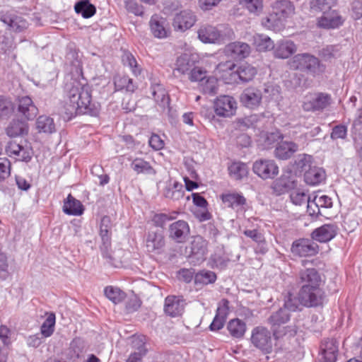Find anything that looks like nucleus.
Segmentation results:
<instances>
[{"instance_id":"ddd939ff","label":"nucleus","mask_w":362,"mask_h":362,"mask_svg":"<svg viewBox=\"0 0 362 362\" xmlns=\"http://www.w3.org/2000/svg\"><path fill=\"white\" fill-rule=\"evenodd\" d=\"M250 46L246 42L240 41L229 43L225 47L226 54L238 60L245 59L250 55Z\"/></svg>"},{"instance_id":"a211bd4d","label":"nucleus","mask_w":362,"mask_h":362,"mask_svg":"<svg viewBox=\"0 0 362 362\" xmlns=\"http://www.w3.org/2000/svg\"><path fill=\"white\" fill-rule=\"evenodd\" d=\"M344 21L341 16L334 10L324 11L321 17L318 18L319 27L326 29H334L342 25Z\"/></svg>"},{"instance_id":"58836bf2","label":"nucleus","mask_w":362,"mask_h":362,"mask_svg":"<svg viewBox=\"0 0 362 362\" xmlns=\"http://www.w3.org/2000/svg\"><path fill=\"white\" fill-rule=\"evenodd\" d=\"M36 128L39 132L52 134L55 132L54 119L49 116L41 115L37 119Z\"/></svg>"},{"instance_id":"9b49d317","label":"nucleus","mask_w":362,"mask_h":362,"mask_svg":"<svg viewBox=\"0 0 362 362\" xmlns=\"http://www.w3.org/2000/svg\"><path fill=\"white\" fill-rule=\"evenodd\" d=\"M0 21L7 25L9 30L20 33L28 28V23L22 16L13 11L2 12Z\"/></svg>"},{"instance_id":"7ed1b4c3","label":"nucleus","mask_w":362,"mask_h":362,"mask_svg":"<svg viewBox=\"0 0 362 362\" xmlns=\"http://www.w3.org/2000/svg\"><path fill=\"white\" fill-rule=\"evenodd\" d=\"M288 66L291 69L308 71L313 75L320 74L325 69L317 57L306 53L295 55L289 60Z\"/></svg>"},{"instance_id":"1a4fd4ad","label":"nucleus","mask_w":362,"mask_h":362,"mask_svg":"<svg viewBox=\"0 0 362 362\" xmlns=\"http://www.w3.org/2000/svg\"><path fill=\"white\" fill-rule=\"evenodd\" d=\"M215 113L222 117L233 116L238 108L236 100L230 95H223L218 97L214 103Z\"/></svg>"},{"instance_id":"6ab92c4d","label":"nucleus","mask_w":362,"mask_h":362,"mask_svg":"<svg viewBox=\"0 0 362 362\" xmlns=\"http://www.w3.org/2000/svg\"><path fill=\"white\" fill-rule=\"evenodd\" d=\"M198 37L204 43H220L223 40L221 32L211 25L202 26L198 30Z\"/></svg>"},{"instance_id":"aec40b11","label":"nucleus","mask_w":362,"mask_h":362,"mask_svg":"<svg viewBox=\"0 0 362 362\" xmlns=\"http://www.w3.org/2000/svg\"><path fill=\"white\" fill-rule=\"evenodd\" d=\"M151 95L156 105L163 110L170 111V99L168 91L161 84H154L151 87Z\"/></svg>"},{"instance_id":"393cba45","label":"nucleus","mask_w":362,"mask_h":362,"mask_svg":"<svg viewBox=\"0 0 362 362\" xmlns=\"http://www.w3.org/2000/svg\"><path fill=\"white\" fill-rule=\"evenodd\" d=\"M274 55L276 58L287 59L297 50L296 44L290 40H281L274 45Z\"/></svg>"},{"instance_id":"cd10ccee","label":"nucleus","mask_w":362,"mask_h":362,"mask_svg":"<svg viewBox=\"0 0 362 362\" xmlns=\"http://www.w3.org/2000/svg\"><path fill=\"white\" fill-rule=\"evenodd\" d=\"M326 179L325 170L320 167L310 168L304 174L305 182L309 185H319Z\"/></svg>"},{"instance_id":"37998d69","label":"nucleus","mask_w":362,"mask_h":362,"mask_svg":"<svg viewBox=\"0 0 362 362\" xmlns=\"http://www.w3.org/2000/svg\"><path fill=\"white\" fill-rule=\"evenodd\" d=\"M253 42L257 49L259 52H266L273 49L274 42L272 39L264 34H256L253 37Z\"/></svg>"},{"instance_id":"c9c22d12","label":"nucleus","mask_w":362,"mask_h":362,"mask_svg":"<svg viewBox=\"0 0 362 362\" xmlns=\"http://www.w3.org/2000/svg\"><path fill=\"white\" fill-rule=\"evenodd\" d=\"M206 242L200 236H197L191 243V254L197 260L203 261L206 253Z\"/></svg>"},{"instance_id":"dca6fc26","label":"nucleus","mask_w":362,"mask_h":362,"mask_svg":"<svg viewBox=\"0 0 362 362\" xmlns=\"http://www.w3.org/2000/svg\"><path fill=\"white\" fill-rule=\"evenodd\" d=\"M224 207L230 208L237 212L243 211L246 204V199L242 194L226 192L221 195Z\"/></svg>"},{"instance_id":"c756f323","label":"nucleus","mask_w":362,"mask_h":362,"mask_svg":"<svg viewBox=\"0 0 362 362\" xmlns=\"http://www.w3.org/2000/svg\"><path fill=\"white\" fill-rule=\"evenodd\" d=\"M195 62L192 54H182L176 60L175 70L182 74H189L194 68Z\"/></svg>"},{"instance_id":"f03ea898","label":"nucleus","mask_w":362,"mask_h":362,"mask_svg":"<svg viewBox=\"0 0 362 362\" xmlns=\"http://www.w3.org/2000/svg\"><path fill=\"white\" fill-rule=\"evenodd\" d=\"M235 65L226 62L216 66L215 74L220 77L226 78L227 74L230 76L228 83H245L251 81L257 74V69L250 64H243L235 69Z\"/></svg>"},{"instance_id":"79ce46f5","label":"nucleus","mask_w":362,"mask_h":362,"mask_svg":"<svg viewBox=\"0 0 362 362\" xmlns=\"http://www.w3.org/2000/svg\"><path fill=\"white\" fill-rule=\"evenodd\" d=\"M76 13L81 14L83 18L92 17L96 12L94 5L90 3L89 0H81L74 6Z\"/></svg>"},{"instance_id":"e433bc0d","label":"nucleus","mask_w":362,"mask_h":362,"mask_svg":"<svg viewBox=\"0 0 362 362\" xmlns=\"http://www.w3.org/2000/svg\"><path fill=\"white\" fill-rule=\"evenodd\" d=\"M261 24L264 28L274 31H278L284 26L281 18L272 10L267 16L262 18Z\"/></svg>"},{"instance_id":"bb28decb","label":"nucleus","mask_w":362,"mask_h":362,"mask_svg":"<svg viewBox=\"0 0 362 362\" xmlns=\"http://www.w3.org/2000/svg\"><path fill=\"white\" fill-rule=\"evenodd\" d=\"M272 11L281 18L283 23L294 14V6L288 0L275 1L272 6Z\"/></svg>"},{"instance_id":"a878e982","label":"nucleus","mask_w":362,"mask_h":362,"mask_svg":"<svg viewBox=\"0 0 362 362\" xmlns=\"http://www.w3.org/2000/svg\"><path fill=\"white\" fill-rule=\"evenodd\" d=\"M299 279L302 286H320L321 277L315 268L300 270Z\"/></svg>"},{"instance_id":"f3484780","label":"nucleus","mask_w":362,"mask_h":362,"mask_svg":"<svg viewBox=\"0 0 362 362\" xmlns=\"http://www.w3.org/2000/svg\"><path fill=\"white\" fill-rule=\"evenodd\" d=\"M189 234V226L185 221H177L170 225L169 238L176 243H184Z\"/></svg>"},{"instance_id":"69168bd1","label":"nucleus","mask_w":362,"mask_h":362,"mask_svg":"<svg viewBox=\"0 0 362 362\" xmlns=\"http://www.w3.org/2000/svg\"><path fill=\"white\" fill-rule=\"evenodd\" d=\"M347 135V127L344 124H339L335 126L332 129V132L331 133V138L332 139H344L346 137Z\"/></svg>"},{"instance_id":"6e6552de","label":"nucleus","mask_w":362,"mask_h":362,"mask_svg":"<svg viewBox=\"0 0 362 362\" xmlns=\"http://www.w3.org/2000/svg\"><path fill=\"white\" fill-rule=\"evenodd\" d=\"M252 170L262 180H272L278 175L279 168L274 160L261 158L254 162Z\"/></svg>"},{"instance_id":"0e129e2a","label":"nucleus","mask_w":362,"mask_h":362,"mask_svg":"<svg viewBox=\"0 0 362 362\" xmlns=\"http://www.w3.org/2000/svg\"><path fill=\"white\" fill-rule=\"evenodd\" d=\"M125 8L129 13H133L135 16H142L144 13V9L134 0H126L125 1Z\"/></svg>"},{"instance_id":"39448f33","label":"nucleus","mask_w":362,"mask_h":362,"mask_svg":"<svg viewBox=\"0 0 362 362\" xmlns=\"http://www.w3.org/2000/svg\"><path fill=\"white\" fill-rule=\"evenodd\" d=\"M5 151L8 156L15 159L16 161L28 163L33 157V150L30 146L26 142L21 140H11L5 146Z\"/></svg>"},{"instance_id":"5fc2aeb1","label":"nucleus","mask_w":362,"mask_h":362,"mask_svg":"<svg viewBox=\"0 0 362 362\" xmlns=\"http://www.w3.org/2000/svg\"><path fill=\"white\" fill-rule=\"evenodd\" d=\"M313 163V157L308 154H300L296 160L297 167L305 173L310 168Z\"/></svg>"},{"instance_id":"052dcab7","label":"nucleus","mask_w":362,"mask_h":362,"mask_svg":"<svg viewBox=\"0 0 362 362\" xmlns=\"http://www.w3.org/2000/svg\"><path fill=\"white\" fill-rule=\"evenodd\" d=\"M189 78L192 82H199L201 83L206 77V71L199 66H194V68L189 72Z\"/></svg>"},{"instance_id":"774afa93","label":"nucleus","mask_w":362,"mask_h":362,"mask_svg":"<svg viewBox=\"0 0 362 362\" xmlns=\"http://www.w3.org/2000/svg\"><path fill=\"white\" fill-rule=\"evenodd\" d=\"M148 144L150 146L156 151L162 149L165 145L163 140L160 136L156 134L151 135L148 140Z\"/></svg>"},{"instance_id":"680f3d73","label":"nucleus","mask_w":362,"mask_h":362,"mask_svg":"<svg viewBox=\"0 0 362 362\" xmlns=\"http://www.w3.org/2000/svg\"><path fill=\"white\" fill-rule=\"evenodd\" d=\"M11 163L6 158H0V182L4 181L10 176Z\"/></svg>"},{"instance_id":"5701e85b","label":"nucleus","mask_w":362,"mask_h":362,"mask_svg":"<svg viewBox=\"0 0 362 362\" xmlns=\"http://www.w3.org/2000/svg\"><path fill=\"white\" fill-rule=\"evenodd\" d=\"M163 194L166 199L178 201L184 197V186L182 183L170 179L165 182Z\"/></svg>"},{"instance_id":"423d86ee","label":"nucleus","mask_w":362,"mask_h":362,"mask_svg":"<svg viewBox=\"0 0 362 362\" xmlns=\"http://www.w3.org/2000/svg\"><path fill=\"white\" fill-rule=\"evenodd\" d=\"M299 302L305 307H317L323 303L325 293L320 286H301Z\"/></svg>"},{"instance_id":"8fccbe9b","label":"nucleus","mask_w":362,"mask_h":362,"mask_svg":"<svg viewBox=\"0 0 362 362\" xmlns=\"http://www.w3.org/2000/svg\"><path fill=\"white\" fill-rule=\"evenodd\" d=\"M55 322V314L53 313H48L45 320L40 327L42 335H43L45 338L50 337L54 331Z\"/></svg>"},{"instance_id":"72a5a7b5","label":"nucleus","mask_w":362,"mask_h":362,"mask_svg":"<svg viewBox=\"0 0 362 362\" xmlns=\"http://www.w3.org/2000/svg\"><path fill=\"white\" fill-rule=\"evenodd\" d=\"M228 173L232 179L241 180L247 177L249 168L245 163L240 161H235L233 162L228 166Z\"/></svg>"},{"instance_id":"338daca9","label":"nucleus","mask_w":362,"mask_h":362,"mask_svg":"<svg viewBox=\"0 0 362 362\" xmlns=\"http://www.w3.org/2000/svg\"><path fill=\"white\" fill-rule=\"evenodd\" d=\"M8 264L6 255L0 252V276L6 279L8 276Z\"/></svg>"},{"instance_id":"b1692460","label":"nucleus","mask_w":362,"mask_h":362,"mask_svg":"<svg viewBox=\"0 0 362 362\" xmlns=\"http://www.w3.org/2000/svg\"><path fill=\"white\" fill-rule=\"evenodd\" d=\"M184 307L185 303L180 296H168L165 300V313L171 317L180 315L184 310Z\"/></svg>"},{"instance_id":"c03bdc74","label":"nucleus","mask_w":362,"mask_h":362,"mask_svg":"<svg viewBox=\"0 0 362 362\" xmlns=\"http://www.w3.org/2000/svg\"><path fill=\"white\" fill-rule=\"evenodd\" d=\"M227 328L230 335L235 338L243 337L246 332L245 323L238 318L230 320Z\"/></svg>"},{"instance_id":"bf43d9fd","label":"nucleus","mask_w":362,"mask_h":362,"mask_svg":"<svg viewBox=\"0 0 362 362\" xmlns=\"http://www.w3.org/2000/svg\"><path fill=\"white\" fill-rule=\"evenodd\" d=\"M332 0H312L310 8L315 11H327L330 10Z\"/></svg>"},{"instance_id":"864d4df0","label":"nucleus","mask_w":362,"mask_h":362,"mask_svg":"<svg viewBox=\"0 0 362 362\" xmlns=\"http://www.w3.org/2000/svg\"><path fill=\"white\" fill-rule=\"evenodd\" d=\"M115 85L118 89L125 88L127 91L133 92L136 86L133 83L132 79L128 76H122L116 78L115 80Z\"/></svg>"},{"instance_id":"f704fd0d","label":"nucleus","mask_w":362,"mask_h":362,"mask_svg":"<svg viewBox=\"0 0 362 362\" xmlns=\"http://www.w3.org/2000/svg\"><path fill=\"white\" fill-rule=\"evenodd\" d=\"M112 223L110 218L107 216L102 217L100 223V236L101 238L103 247L107 249L110 245V234Z\"/></svg>"},{"instance_id":"412c9836","label":"nucleus","mask_w":362,"mask_h":362,"mask_svg":"<svg viewBox=\"0 0 362 362\" xmlns=\"http://www.w3.org/2000/svg\"><path fill=\"white\" fill-rule=\"evenodd\" d=\"M337 230V225L334 223L324 224L313 231L312 238L320 243H327L336 236Z\"/></svg>"},{"instance_id":"0eeeda50","label":"nucleus","mask_w":362,"mask_h":362,"mask_svg":"<svg viewBox=\"0 0 362 362\" xmlns=\"http://www.w3.org/2000/svg\"><path fill=\"white\" fill-rule=\"evenodd\" d=\"M331 102V96L327 93H308L303 100L302 107L305 111L314 112L326 108Z\"/></svg>"},{"instance_id":"2f4dec72","label":"nucleus","mask_w":362,"mask_h":362,"mask_svg":"<svg viewBox=\"0 0 362 362\" xmlns=\"http://www.w3.org/2000/svg\"><path fill=\"white\" fill-rule=\"evenodd\" d=\"M18 112L22 114L26 119H32L37 114V108L33 104L30 98L22 97L18 102Z\"/></svg>"},{"instance_id":"603ef678","label":"nucleus","mask_w":362,"mask_h":362,"mask_svg":"<svg viewBox=\"0 0 362 362\" xmlns=\"http://www.w3.org/2000/svg\"><path fill=\"white\" fill-rule=\"evenodd\" d=\"M310 197L302 189H293L290 194L291 202L298 206L305 204Z\"/></svg>"},{"instance_id":"f257e3e1","label":"nucleus","mask_w":362,"mask_h":362,"mask_svg":"<svg viewBox=\"0 0 362 362\" xmlns=\"http://www.w3.org/2000/svg\"><path fill=\"white\" fill-rule=\"evenodd\" d=\"M64 114L68 119L76 115H96L99 105L93 102L91 89L88 84L71 80L65 86Z\"/></svg>"},{"instance_id":"de8ad7c7","label":"nucleus","mask_w":362,"mask_h":362,"mask_svg":"<svg viewBox=\"0 0 362 362\" xmlns=\"http://www.w3.org/2000/svg\"><path fill=\"white\" fill-rule=\"evenodd\" d=\"M105 296L115 304L121 303L126 297V294L120 288L112 286L104 289Z\"/></svg>"},{"instance_id":"13d9d810","label":"nucleus","mask_w":362,"mask_h":362,"mask_svg":"<svg viewBox=\"0 0 362 362\" xmlns=\"http://www.w3.org/2000/svg\"><path fill=\"white\" fill-rule=\"evenodd\" d=\"M13 110L12 102L4 96H0V117H7L12 113Z\"/></svg>"},{"instance_id":"e2e57ef3","label":"nucleus","mask_w":362,"mask_h":362,"mask_svg":"<svg viewBox=\"0 0 362 362\" xmlns=\"http://www.w3.org/2000/svg\"><path fill=\"white\" fill-rule=\"evenodd\" d=\"M300 305H302L299 302V296L296 298L291 294H288L287 299L285 300L284 308L288 312L296 311L300 310Z\"/></svg>"},{"instance_id":"473e14b6","label":"nucleus","mask_w":362,"mask_h":362,"mask_svg":"<svg viewBox=\"0 0 362 362\" xmlns=\"http://www.w3.org/2000/svg\"><path fill=\"white\" fill-rule=\"evenodd\" d=\"M83 211L84 208L81 202L69 194L64 202L63 211L68 215L81 216Z\"/></svg>"},{"instance_id":"4be33fe9","label":"nucleus","mask_w":362,"mask_h":362,"mask_svg":"<svg viewBox=\"0 0 362 362\" xmlns=\"http://www.w3.org/2000/svg\"><path fill=\"white\" fill-rule=\"evenodd\" d=\"M196 22V16L190 10H184L177 13L173 21L175 29L185 31L190 28Z\"/></svg>"},{"instance_id":"9d476101","label":"nucleus","mask_w":362,"mask_h":362,"mask_svg":"<svg viewBox=\"0 0 362 362\" xmlns=\"http://www.w3.org/2000/svg\"><path fill=\"white\" fill-rule=\"evenodd\" d=\"M291 250L295 256L311 257L317 254L319 247L313 239L302 238L292 243Z\"/></svg>"},{"instance_id":"3c124183","label":"nucleus","mask_w":362,"mask_h":362,"mask_svg":"<svg viewBox=\"0 0 362 362\" xmlns=\"http://www.w3.org/2000/svg\"><path fill=\"white\" fill-rule=\"evenodd\" d=\"M122 60L124 66H127L130 68L134 76H138L141 74V68L138 64L135 57L132 53L128 52H124L122 55Z\"/></svg>"},{"instance_id":"a19ab883","label":"nucleus","mask_w":362,"mask_h":362,"mask_svg":"<svg viewBox=\"0 0 362 362\" xmlns=\"http://www.w3.org/2000/svg\"><path fill=\"white\" fill-rule=\"evenodd\" d=\"M130 167L136 174L150 175L155 173V171L151 164L141 158H136L132 160Z\"/></svg>"},{"instance_id":"49530a36","label":"nucleus","mask_w":362,"mask_h":362,"mask_svg":"<svg viewBox=\"0 0 362 362\" xmlns=\"http://www.w3.org/2000/svg\"><path fill=\"white\" fill-rule=\"evenodd\" d=\"M289 319L290 315L288 312L283 308L273 313L268 319V322L273 327H274L286 323Z\"/></svg>"},{"instance_id":"4468645a","label":"nucleus","mask_w":362,"mask_h":362,"mask_svg":"<svg viewBox=\"0 0 362 362\" xmlns=\"http://www.w3.org/2000/svg\"><path fill=\"white\" fill-rule=\"evenodd\" d=\"M149 24L151 32L155 37L163 39L170 35L168 23L164 18L155 14L151 16Z\"/></svg>"},{"instance_id":"a18cd8bd","label":"nucleus","mask_w":362,"mask_h":362,"mask_svg":"<svg viewBox=\"0 0 362 362\" xmlns=\"http://www.w3.org/2000/svg\"><path fill=\"white\" fill-rule=\"evenodd\" d=\"M216 280V275L214 272L202 270L194 275V284L197 286H204L212 284Z\"/></svg>"},{"instance_id":"09e8293b","label":"nucleus","mask_w":362,"mask_h":362,"mask_svg":"<svg viewBox=\"0 0 362 362\" xmlns=\"http://www.w3.org/2000/svg\"><path fill=\"white\" fill-rule=\"evenodd\" d=\"M239 4L255 16H259L263 10V0H240Z\"/></svg>"},{"instance_id":"7c9ffc66","label":"nucleus","mask_w":362,"mask_h":362,"mask_svg":"<svg viewBox=\"0 0 362 362\" xmlns=\"http://www.w3.org/2000/svg\"><path fill=\"white\" fill-rule=\"evenodd\" d=\"M298 151V146L293 141H281L275 148V156L280 160H287Z\"/></svg>"},{"instance_id":"6e6d98bb","label":"nucleus","mask_w":362,"mask_h":362,"mask_svg":"<svg viewBox=\"0 0 362 362\" xmlns=\"http://www.w3.org/2000/svg\"><path fill=\"white\" fill-rule=\"evenodd\" d=\"M313 199L314 203L311 204V205L310 206V209H311V206L313 205H315L314 206L315 208L319 207L320 209H321L322 208L328 209L332 206V199L327 195H315L313 197Z\"/></svg>"},{"instance_id":"c85d7f7f","label":"nucleus","mask_w":362,"mask_h":362,"mask_svg":"<svg viewBox=\"0 0 362 362\" xmlns=\"http://www.w3.org/2000/svg\"><path fill=\"white\" fill-rule=\"evenodd\" d=\"M338 344L334 339H327L321 345V355L325 362H336Z\"/></svg>"},{"instance_id":"2eb2a0df","label":"nucleus","mask_w":362,"mask_h":362,"mask_svg":"<svg viewBox=\"0 0 362 362\" xmlns=\"http://www.w3.org/2000/svg\"><path fill=\"white\" fill-rule=\"evenodd\" d=\"M262 98L260 90L250 87L244 90L240 95V102L247 108L256 109L261 103Z\"/></svg>"},{"instance_id":"f8f14e48","label":"nucleus","mask_w":362,"mask_h":362,"mask_svg":"<svg viewBox=\"0 0 362 362\" xmlns=\"http://www.w3.org/2000/svg\"><path fill=\"white\" fill-rule=\"evenodd\" d=\"M165 245L163 233L160 230H150L146 236L145 247L148 252L160 254Z\"/></svg>"},{"instance_id":"4d7b16f0","label":"nucleus","mask_w":362,"mask_h":362,"mask_svg":"<svg viewBox=\"0 0 362 362\" xmlns=\"http://www.w3.org/2000/svg\"><path fill=\"white\" fill-rule=\"evenodd\" d=\"M281 137V134L279 132L276 131L274 132H267L263 134L261 139L264 141V147L267 148L278 141Z\"/></svg>"},{"instance_id":"20e7f679","label":"nucleus","mask_w":362,"mask_h":362,"mask_svg":"<svg viewBox=\"0 0 362 362\" xmlns=\"http://www.w3.org/2000/svg\"><path fill=\"white\" fill-rule=\"evenodd\" d=\"M252 344L264 354H271L274 349V342L271 332L265 327L257 326L251 332Z\"/></svg>"},{"instance_id":"4c0bfd02","label":"nucleus","mask_w":362,"mask_h":362,"mask_svg":"<svg viewBox=\"0 0 362 362\" xmlns=\"http://www.w3.org/2000/svg\"><path fill=\"white\" fill-rule=\"evenodd\" d=\"M28 127L26 122L20 120H13L6 128V134L10 137H16L26 134Z\"/></svg>"},{"instance_id":"ea45409f","label":"nucleus","mask_w":362,"mask_h":362,"mask_svg":"<svg viewBox=\"0 0 362 362\" xmlns=\"http://www.w3.org/2000/svg\"><path fill=\"white\" fill-rule=\"evenodd\" d=\"M200 91L206 95H214L218 91V80L215 76H207L201 83H199Z\"/></svg>"}]
</instances>
